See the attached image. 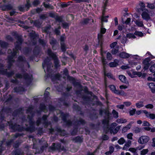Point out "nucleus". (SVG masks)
<instances>
[{"mask_svg":"<svg viewBox=\"0 0 155 155\" xmlns=\"http://www.w3.org/2000/svg\"><path fill=\"white\" fill-rule=\"evenodd\" d=\"M33 107H30L27 109V113H30L31 117H30L29 115H28V118L29 120V124L30 126L26 128H24L23 127L19 125L15 124L13 125L11 122H8L10 128L14 131H22L25 130L27 131L32 132L35 131V127L34 126L35 122L32 120V118L33 117L35 112L33 111Z\"/></svg>","mask_w":155,"mask_h":155,"instance_id":"1","label":"nucleus"},{"mask_svg":"<svg viewBox=\"0 0 155 155\" xmlns=\"http://www.w3.org/2000/svg\"><path fill=\"white\" fill-rule=\"evenodd\" d=\"M13 35L15 36V38L17 39V41H16V44L15 45V48L13 49V52L12 53V51L11 49H9L8 51V52L9 54L11 53V54L9 56H11V54L14 52H16L17 54L18 50H20L21 49V45L22 42L23 41V40L22 39V36H19L15 32L12 34Z\"/></svg>","mask_w":155,"mask_h":155,"instance_id":"2","label":"nucleus"},{"mask_svg":"<svg viewBox=\"0 0 155 155\" xmlns=\"http://www.w3.org/2000/svg\"><path fill=\"white\" fill-rule=\"evenodd\" d=\"M47 53L50 57L54 59L55 67L56 68H57L59 66V61L56 54L53 53L50 49H48Z\"/></svg>","mask_w":155,"mask_h":155,"instance_id":"3","label":"nucleus"},{"mask_svg":"<svg viewBox=\"0 0 155 155\" xmlns=\"http://www.w3.org/2000/svg\"><path fill=\"white\" fill-rule=\"evenodd\" d=\"M49 148L51 150L54 151L55 150H57L59 151H66V149H65L64 146H61V143H58L56 144L55 143H53L51 147H50Z\"/></svg>","mask_w":155,"mask_h":155,"instance_id":"4","label":"nucleus"},{"mask_svg":"<svg viewBox=\"0 0 155 155\" xmlns=\"http://www.w3.org/2000/svg\"><path fill=\"white\" fill-rule=\"evenodd\" d=\"M3 67V65L0 63V74H5L8 77H11L14 74V71L7 72V69H5L2 68Z\"/></svg>","mask_w":155,"mask_h":155,"instance_id":"5","label":"nucleus"},{"mask_svg":"<svg viewBox=\"0 0 155 155\" xmlns=\"http://www.w3.org/2000/svg\"><path fill=\"white\" fill-rule=\"evenodd\" d=\"M51 63L50 62V60L48 57H47L44 60V62L42 63V67L44 68V67H47V71L48 72H50L51 71Z\"/></svg>","mask_w":155,"mask_h":155,"instance_id":"6","label":"nucleus"},{"mask_svg":"<svg viewBox=\"0 0 155 155\" xmlns=\"http://www.w3.org/2000/svg\"><path fill=\"white\" fill-rule=\"evenodd\" d=\"M61 116L62 120L65 123L67 126H70L72 125V122L70 120H67V118L69 116L68 114L62 113L61 114Z\"/></svg>","mask_w":155,"mask_h":155,"instance_id":"7","label":"nucleus"},{"mask_svg":"<svg viewBox=\"0 0 155 155\" xmlns=\"http://www.w3.org/2000/svg\"><path fill=\"white\" fill-rule=\"evenodd\" d=\"M16 52H13L11 55V56H8V70H9L12 66V64L15 61V60L13 59V58L16 55Z\"/></svg>","mask_w":155,"mask_h":155,"instance_id":"8","label":"nucleus"},{"mask_svg":"<svg viewBox=\"0 0 155 155\" xmlns=\"http://www.w3.org/2000/svg\"><path fill=\"white\" fill-rule=\"evenodd\" d=\"M142 13L141 14L142 18L144 20H149L150 19V15L149 14L148 10L146 8L142 9Z\"/></svg>","mask_w":155,"mask_h":155,"instance_id":"9","label":"nucleus"},{"mask_svg":"<svg viewBox=\"0 0 155 155\" xmlns=\"http://www.w3.org/2000/svg\"><path fill=\"white\" fill-rule=\"evenodd\" d=\"M15 77L18 78H21L23 77L24 79L26 81H30L31 77L29 74L26 73H24L23 75L19 73L16 74Z\"/></svg>","mask_w":155,"mask_h":155,"instance_id":"10","label":"nucleus"},{"mask_svg":"<svg viewBox=\"0 0 155 155\" xmlns=\"http://www.w3.org/2000/svg\"><path fill=\"white\" fill-rule=\"evenodd\" d=\"M150 140L149 137L147 136H142L140 137L138 140V142L141 144H144L147 143Z\"/></svg>","mask_w":155,"mask_h":155,"instance_id":"11","label":"nucleus"},{"mask_svg":"<svg viewBox=\"0 0 155 155\" xmlns=\"http://www.w3.org/2000/svg\"><path fill=\"white\" fill-rule=\"evenodd\" d=\"M39 143L41 145H42V146L40 148L41 150L39 153H42L44 150L48 147V145L47 142L44 140L42 139L39 140Z\"/></svg>","mask_w":155,"mask_h":155,"instance_id":"12","label":"nucleus"},{"mask_svg":"<svg viewBox=\"0 0 155 155\" xmlns=\"http://www.w3.org/2000/svg\"><path fill=\"white\" fill-rule=\"evenodd\" d=\"M150 58H147L143 61V69L144 70H146L148 69L150 65Z\"/></svg>","mask_w":155,"mask_h":155,"instance_id":"13","label":"nucleus"},{"mask_svg":"<svg viewBox=\"0 0 155 155\" xmlns=\"http://www.w3.org/2000/svg\"><path fill=\"white\" fill-rule=\"evenodd\" d=\"M86 124V122L84 120L81 118H79L78 120L74 122L73 125L76 127H78L80 125H84Z\"/></svg>","mask_w":155,"mask_h":155,"instance_id":"14","label":"nucleus"},{"mask_svg":"<svg viewBox=\"0 0 155 155\" xmlns=\"http://www.w3.org/2000/svg\"><path fill=\"white\" fill-rule=\"evenodd\" d=\"M48 117V116H47L46 115H43L42 118V123L46 127V128H47L49 124H51V122H48L47 120V118Z\"/></svg>","mask_w":155,"mask_h":155,"instance_id":"15","label":"nucleus"},{"mask_svg":"<svg viewBox=\"0 0 155 155\" xmlns=\"http://www.w3.org/2000/svg\"><path fill=\"white\" fill-rule=\"evenodd\" d=\"M50 43L52 46V48L53 50H56L57 49V48L56 47V45H58L57 43L56 40L54 38H51L50 41Z\"/></svg>","mask_w":155,"mask_h":155,"instance_id":"16","label":"nucleus"},{"mask_svg":"<svg viewBox=\"0 0 155 155\" xmlns=\"http://www.w3.org/2000/svg\"><path fill=\"white\" fill-rule=\"evenodd\" d=\"M143 112L145 114L146 116L151 120L155 119V114L153 113H150L146 110H143Z\"/></svg>","mask_w":155,"mask_h":155,"instance_id":"17","label":"nucleus"},{"mask_svg":"<svg viewBox=\"0 0 155 155\" xmlns=\"http://www.w3.org/2000/svg\"><path fill=\"white\" fill-rule=\"evenodd\" d=\"M3 11H7L11 10L13 9V6L10 4L7 5H4L1 7Z\"/></svg>","mask_w":155,"mask_h":155,"instance_id":"18","label":"nucleus"},{"mask_svg":"<svg viewBox=\"0 0 155 155\" xmlns=\"http://www.w3.org/2000/svg\"><path fill=\"white\" fill-rule=\"evenodd\" d=\"M48 76L50 77L52 81H53L56 79L59 80L61 76L59 74H51V75L50 74H48Z\"/></svg>","mask_w":155,"mask_h":155,"instance_id":"19","label":"nucleus"},{"mask_svg":"<svg viewBox=\"0 0 155 155\" xmlns=\"http://www.w3.org/2000/svg\"><path fill=\"white\" fill-rule=\"evenodd\" d=\"M119 56L121 58H126L130 57V55L125 52H122L120 53Z\"/></svg>","mask_w":155,"mask_h":155,"instance_id":"20","label":"nucleus"},{"mask_svg":"<svg viewBox=\"0 0 155 155\" xmlns=\"http://www.w3.org/2000/svg\"><path fill=\"white\" fill-rule=\"evenodd\" d=\"M119 78L122 82L126 84L128 83V81L127 80L126 78L123 75H119Z\"/></svg>","mask_w":155,"mask_h":155,"instance_id":"21","label":"nucleus"},{"mask_svg":"<svg viewBox=\"0 0 155 155\" xmlns=\"http://www.w3.org/2000/svg\"><path fill=\"white\" fill-rule=\"evenodd\" d=\"M119 61L118 60L115 59L114 60V61L113 62H110L109 65L110 67H116L118 65Z\"/></svg>","mask_w":155,"mask_h":155,"instance_id":"22","label":"nucleus"},{"mask_svg":"<svg viewBox=\"0 0 155 155\" xmlns=\"http://www.w3.org/2000/svg\"><path fill=\"white\" fill-rule=\"evenodd\" d=\"M152 93H155V83H150L148 84Z\"/></svg>","mask_w":155,"mask_h":155,"instance_id":"23","label":"nucleus"},{"mask_svg":"<svg viewBox=\"0 0 155 155\" xmlns=\"http://www.w3.org/2000/svg\"><path fill=\"white\" fill-rule=\"evenodd\" d=\"M103 35L101 33L98 34L97 35L98 44L101 46L103 44Z\"/></svg>","mask_w":155,"mask_h":155,"instance_id":"24","label":"nucleus"},{"mask_svg":"<svg viewBox=\"0 0 155 155\" xmlns=\"http://www.w3.org/2000/svg\"><path fill=\"white\" fill-rule=\"evenodd\" d=\"M33 23L35 27L39 28L42 23V22L39 19H38L34 21Z\"/></svg>","mask_w":155,"mask_h":155,"instance_id":"25","label":"nucleus"},{"mask_svg":"<svg viewBox=\"0 0 155 155\" xmlns=\"http://www.w3.org/2000/svg\"><path fill=\"white\" fill-rule=\"evenodd\" d=\"M135 24L139 27H143L144 26L143 22L140 19L136 20L135 21Z\"/></svg>","mask_w":155,"mask_h":155,"instance_id":"26","label":"nucleus"},{"mask_svg":"<svg viewBox=\"0 0 155 155\" xmlns=\"http://www.w3.org/2000/svg\"><path fill=\"white\" fill-rule=\"evenodd\" d=\"M131 141L130 140H128L124 144V147L123 148V150H126L131 145Z\"/></svg>","mask_w":155,"mask_h":155,"instance_id":"27","label":"nucleus"},{"mask_svg":"<svg viewBox=\"0 0 155 155\" xmlns=\"http://www.w3.org/2000/svg\"><path fill=\"white\" fill-rule=\"evenodd\" d=\"M131 127V124L130 123H129L123 128L122 130V133H124L126 132L128 130L130 129Z\"/></svg>","mask_w":155,"mask_h":155,"instance_id":"28","label":"nucleus"},{"mask_svg":"<svg viewBox=\"0 0 155 155\" xmlns=\"http://www.w3.org/2000/svg\"><path fill=\"white\" fill-rule=\"evenodd\" d=\"M26 3L24 5L26 11H27L31 7V5L29 0H26Z\"/></svg>","mask_w":155,"mask_h":155,"instance_id":"29","label":"nucleus"},{"mask_svg":"<svg viewBox=\"0 0 155 155\" xmlns=\"http://www.w3.org/2000/svg\"><path fill=\"white\" fill-rule=\"evenodd\" d=\"M73 140L75 142L81 143L83 141V139L80 136H78L76 137H74L73 139Z\"/></svg>","mask_w":155,"mask_h":155,"instance_id":"30","label":"nucleus"},{"mask_svg":"<svg viewBox=\"0 0 155 155\" xmlns=\"http://www.w3.org/2000/svg\"><path fill=\"white\" fill-rule=\"evenodd\" d=\"M43 4L45 7L46 8H48L50 10L53 9L54 8V6L51 5L49 3L46 4L45 2H44Z\"/></svg>","mask_w":155,"mask_h":155,"instance_id":"31","label":"nucleus"},{"mask_svg":"<svg viewBox=\"0 0 155 155\" xmlns=\"http://www.w3.org/2000/svg\"><path fill=\"white\" fill-rule=\"evenodd\" d=\"M117 125V124L115 123H114L111 124L109 130H110V133H112L114 128Z\"/></svg>","mask_w":155,"mask_h":155,"instance_id":"32","label":"nucleus"},{"mask_svg":"<svg viewBox=\"0 0 155 155\" xmlns=\"http://www.w3.org/2000/svg\"><path fill=\"white\" fill-rule=\"evenodd\" d=\"M109 120L107 119H104L102 121V124L106 128H108L109 126Z\"/></svg>","mask_w":155,"mask_h":155,"instance_id":"33","label":"nucleus"},{"mask_svg":"<svg viewBox=\"0 0 155 155\" xmlns=\"http://www.w3.org/2000/svg\"><path fill=\"white\" fill-rule=\"evenodd\" d=\"M119 52V47H116L112 49L111 53L113 54H116Z\"/></svg>","mask_w":155,"mask_h":155,"instance_id":"34","label":"nucleus"},{"mask_svg":"<svg viewBox=\"0 0 155 155\" xmlns=\"http://www.w3.org/2000/svg\"><path fill=\"white\" fill-rule=\"evenodd\" d=\"M135 105L137 108H140L144 106L143 102V101H140L137 103Z\"/></svg>","mask_w":155,"mask_h":155,"instance_id":"35","label":"nucleus"},{"mask_svg":"<svg viewBox=\"0 0 155 155\" xmlns=\"http://www.w3.org/2000/svg\"><path fill=\"white\" fill-rule=\"evenodd\" d=\"M115 92V94L122 95L124 96L126 95V93L124 92L122 90H118L116 91Z\"/></svg>","mask_w":155,"mask_h":155,"instance_id":"36","label":"nucleus"},{"mask_svg":"<svg viewBox=\"0 0 155 155\" xmlns=\"http://www.w3.org/2000/svg\"><path fill=\"white\" fill-rule=\"evenodd\" d=\"M8 45V44L5 41H2L0 43V46L3 48H6Z\"/></svg>","mask_w":155,"mask_h":155,"instance_id":"37","label":"nucleus"},{"mask_svg":"<svg viewBox=\"0 0 155 155\" xmlns=\"http://www.w3.org/2000/svg\"><path fill=\"white\" fill-rule=\"evenodd\" d=\"M15 92H19L23 90V88L21 87H15L14 88Z\"/></svg>","mask_w":155,"mask_h":155,"instance_id":"38","label":"nucleus"},{"mask_svg":"<svg viewBox=\"0 0 155 155\" xmlns=\"http://www.w3.org/2000/svg\"><path fill=\"white\" fill-rule=\"evenodd\" d=\"M61 49L62 51L65 52L66 50V48L64 42H61Z\"/></svg>","mask_w":155,"mask_h":155,"instance_id":"39","label":"nucleus"},{"mask_svg":"<svg viewBox=\"0 0 155 155\" xmlns=\"http://www.w3.org/2000/svg\"><path fill=\"white\" fill-rule=\"evenodd\" d=\"M54 19L56 20V21L60 22L62 21L63 17L61 16H59L57 15Z\"/></svg>","mask_w":155,"mask_h":155,"instance_id":"40","label":"nucleus"},{"mask_svg":"<svg viewBox=\"0 0 155 155\" xmlns=\"http://www.w3.org/2000/svg\"><path fill=\"white\" fill-rule=\"evenodd\" d=\"M117 122L118 123H124L127 122V120L126 119H124L122 118L118 119H117Z\"/></svg>","mask_w":155,"mask_h":155,"instance_id":"41","label":"nucleus"},{"mask_svg":"<svg viewBox=\"0 0 155 155\" xmlns=\"http://www.w3.org/2000/svg\"><path fill=\"white\" fill-rule=\"evenodd\" d=\"M15 155H24V153L20 150L18 149L15 152Z\"/></svg>","mask_w":155,"mask_h":155,"instance_id":"42","label":"nucleus"},{"mask_svg":"<svg viewBox=\"0 0 155 155\" xmlns=\"http://www.w3.org/2000/svg\"><path fill=\"white\" fill-rule=\"evenodd\" d=\"M62 26L63 28L66 29L69 28V24L68 23L65 22L62 23Z\"/></svg>","mask_w":155,"mask_h":155,"instance_id":"43","label":"nucleus"},{"mask_svg":"<svg viewBox=\"0 0 155 155\" xmlns=\"http://www.w3.org/2000/svg\"><path fill=\"white\" fill-rule=\"evenodd\" d=\"M18 10L21 12H24L26 10L24 5H21L18 7Z\"/></svg>","mask_w":155,"mask_h":155,"instance_id":"44","label":"nucleus"},{"mask_svg":"<svg viewBox=\"0 0 155 155\" xmlns=\"http://www.w3.org/2000/svg\"><path fill=\"white\" fill-rule=\"evenodd\" d=\"M125 142L126 141L124 138L121 137L118 140L117 142L119 144L122 145L125 143Z\"/></svg>","mask_w":155,"mask_h":155,"instance_id":"45","label":"nucleus"},{"mask_svg":"<svg viewBox=\"0 0 155 155\" xmlns=\"http://www.w3.org/2000/svg\"><path fill=\"white\" fill-rule=\"evenodd\" d=\"M150 70L151 72L154 73L153 75L155 76V64L150 66Z\"/></svg>","mask_w":155,"mask_h":155,"instance_id":"46","label":"nucleus"},{"mask_svg":"<svg viewBox=\"0 0 155 155\" xmlns=\"http://www.w3.org/2000/svg\"><path fill=\"white\" fill-rule=\"evenodd\" d=\"M38 41L39 43L44 47L45 46L47 43V42L45 41L43 39H39Z\"/></svg>","mask_w":155,"mask_h":155,"instance_id":"47","label":"nucleus"},{"mask_svg":"<svg viewBox=\"0 0 155 155\" xmlns=\"http://www.w3.org/2000/svg\"><path fill=\"white\" fill-rule=\"evenodd\" d=\"M122 20L123 23L125 24L126 25H129L131 21V19L130 18H128L125 21H123V18H122Z\"/></svg>","mask_w":155,"mask_h":155,"instance_id":"48","label":"nucleus"},{"mask_svg":"<svg viewBox=\"0 0 155 155\" xmlns=\"http://www.w3.org/2000/svg\"><path fill=\"white\" fill-rule=\"evenodd\" d=\"M134 34L140 37H142L144 35L143 33L141 32H140L137 31L135 32Z\"/></svg>","mask_w":155,"mask_h":155,"instance_id":"49","label":"nucleus"},{"mask_svg":"<svg viewBox=\"0 0 155 155\" xmlns=\"http://www.w3.org/2000/svg\"><path fill=\"white\" fill-rule=\"evenodd\" d=\"M46 107L43 104H41L39 106V109L41 111H44L46 109Z\"/></svg>","mask_w":155,"mask_h":155,"instance_id":"50","label":"nucleus"},{"mask_svg":"<svg viewBox=\"0 0 155 155\" xmlns=\"http://www.w3.org/2000/svg\"><path fill=\"white\" fill-rule=\"evenodd\" d=\"M112 113L113 114L114 117L117 118L118 117V113L115 110H113L112 111Z\"/></svg>","mask_w":155,"mask_h":155,"instance_id":"51","label":"nucleus"},{"mask_svg":"<svg viewBox=\"0 0 155 155\" xmlns=\"http://www.w3.org/2000/svg\"><path fill=\"white\" fill-rule=\"evenodd\" d=\"M121 126H118L117 127L113 130L112 133L114 134H115L117 133L119 129H120Z\"/></svg>","mask_w":155,"mask_h":155,"instance_id":"52","label":"nucleus"},{"mask_svg":"<svg viewBox=\"0 0 155 155\" xmlns=\"http://www.w3.org/2000/svg\"><path fill=\"white\" fill-rule=\"evenodd\" d=\"M126 36L128 38H136V37L133 34H127Z\"/></svg>","mask_w":155,"mask_h":155,"instance_id":"53","label":"nucleus"},{"mask_svg":"<svg viewBox=\"0 0 155 155\" xmlns=\"http://www.w3.org/2000/svg\"><path fill=\"white\" fill-rule=\"evenodd\" d=\"M40 3L39 0H35L32 2V4L34 6H36Z\"/></svg>","mask_w":155,"mask_h":155,"instance_id":"54","label":"nucleus"},{"mask_svg":"<svg viewBox=\"0 0 155 155\" xmlns=\"http://www.w3.org/2000/svg\"><path fill=\"white\" fill-rule=\"evenodd\" d=\"M109 87L110 89L114 93H115V92H116L115 91L117 90L116 89L115 86L113 85H109Z\"/></svg>","mask_w":155,"mask_h":155,"instance_id":"55","label":"nucleus"},{"mask_svg":"<svg viewBox=\"0 0 155 155\" xmlns=\"http://www.w3.org/2000/svg\"><path fill=\"white\" fill-rule=\"evenodd\" d=\"M127 36H123L121 40V43L123 44H125L126 43V41H127Z\"/></svg>","mask_w":155,"mask_h":155,"instance_id":"56","label":"nucleus"},{"mask_svg":"<svg viewBox=\"0 0 155 155\" xmlns=\"http://www.w3.org/2000/svg\"><path fill=\"white\" fill-rule=\"evenodd\" d=\"M147 7L151 9H153L155 8V6L153 4L148 3Z\"/></svg>","mask_w":155,"mask_h":155,"instance_id":"57","label":"nucleus"},{"mask_svg":"<svg viewBox=\"0 0 155 155\" xmlns=\"http://www.w3.org/2000/svg\"><path fill=\"white\" fill-rule=\"evenodd\" d=\"M129 150L134 153V154L136 155L137 154L136 149L134 148H130L129 149Z\"/></svg>","mask_w":155,"mask_h":155,"instance_id":"58","label":"nucleus"},{"mask_svg":"<svg viewBox=\"0 0 155 155\" xmlns=\"http://www.w3.org/2000/svg\"><path fill=\"white\" fill-rule=\"evenodd\" d=\"M18 61H26L25 57H23L22 56H19L18 58Z\"/></svg>","mask_w":155,"mask_h":155,"instance_id":"59","label":"nucleus"},{"mask_svg":"<svg viewBox=\"0 0 155 155\" xmlns=\"http://www.w3.org/2000/svg\"><path fill=\"white\" fill-rule=\"evenodd\" d=\"M148 152V149H143L141 152V155H145Z\"/></svg>","mask_w":155,"mask_h":155,"instance_id":"60","label":"nucleus"},{"mask_svg":"<svg viewBox=\"0 0 155 155\" xmlns=\"http://www.w3.org/2000/svg\"><path fill=\"white\" fill-rule=\"evenodd\" d=\"M107 58L108 60H110L112 59V56L109 52H107Z\"/></svg>","mask_w":155,"mask_h":155,"instance_id":"61","label":"nucleus"},{"mask_svg":"<svg viewBox=\"0 0 155 155\" xmlns=\"http://www.w3.org/2000/svg\"><path fill=\"white\" fill-rule=\"evenodd\" d=\"M103 24L102 23V26L101 29V34H104L106 32V30L105 28L103 27Z\"/></svg>","mask_w":155,"mask_h":155,"instance_id":"62","label":"nucleus"},{"mask_svg":"<svg viewBox=\"0 0 155 155\" xmlns=\"http://www.w3.org/2000/svg\"><path fill=\"white\" fill-rule=\"evenodd\" d=\"M141 130V128H139L138 127H135L134 130V132L136 134L140 133V132Z\"/></svg>","mask_w":155,"mask_h":155,"instance_id":"63","label":"nucleus"},{"mask_svg":"<svg viewBox=\"0 0 155 155\" xmlns=\"http://www.w3.org/2000/svg\"><path fill=\"white\" fill-rule=\"evenodd\" d=\"M78 132V127L74 129L71 132V134L72 135H76Z\"/></svg>","mask_w":155,"mask_h":155,"instance_id":"64","label":"nucleus"}]
</instances>
